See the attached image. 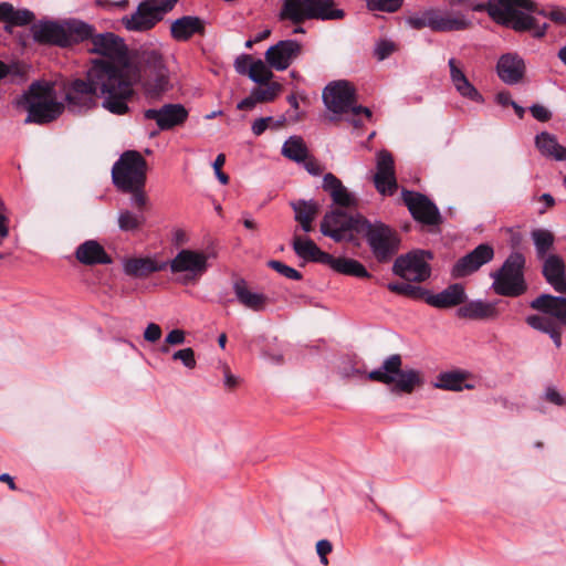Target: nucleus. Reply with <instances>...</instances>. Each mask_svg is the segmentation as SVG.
I'll use <instances>...</instances> for the list:
<instances>
[{
    "instance_id": "obj_54",
    "label": "nucleus",
    "mask_w": 566,
    "mask_h": 566,
    "mask_svg": "<svg viewBox=\"0 0 566 566\" xmlns=\"http://www.w3.org/2000/svg\"><path fill=\"white\" fill-rule=\"evenodd\" d=\"M533 117L539 122H547L551 119V112L542 105L534 104L530 107Z\"/></svg>"
},
{
    "instance_id": "obj_24",
    "label": "nucleus",
    "mask_w": 566,
    "mask_h": 566,
    "mask_svg": "<svg viewBox=\"0 0 566 566\" xmlns=\"http://www.w3.org/2000/svg\"><path fill=\"white\" fill-rule=\"evenodd\" d=\"M496 73L503 83L517 84L525 75V62L517 53L502 54L496 64Z\"/></svg>"
},
{
    "instance_id": "obj_42",
    "label": "nucleus",
    "mask_w": 566,
    "mask_h": 566,
    "mask_svg": "<svg viewBox=\"0 0 566 566\" xmlns=\"http://www.w3.org/2000/svg\"><path fill=\"white\" fill-rule=\"evenodd\" d=\"M292 209L295 213V221H302V220H314L319 206L315 200H304L300 199L296 201H292L291 203Z\"/></svg>"
},
{
    "instance_id": "obj_55",
    "label": "nucleus",
    "mask_w": 566,
    "mask_h": 566,
    "mask_svg": "<svg viewBox=\"0 0 566 566\" xmlns=\"http://www.w3.org/2000/svg\"><path fill=\"white\" fill-rule=\"evenodd\" d=\"M144 188L134 190H123L124 192H130L133 195L132 202L138 209H143L147 205V197L143 190Z\"/></svg>"
},
{
    "instance_id": "obj_17",
    "label": "nucleus",
    "mask_w": 566,
    "mask_h": 566,
    "mask_svg": "<svg viewBox=\"0 0 566 566\" xmlns=\"http://www.w3.org/2000/svg\"><path fill=\"white\" fill-rule=\"evenodd\" d=\"M92 42L90 52L103 55L106 59H95L94 61H104L119 65L129 60L128 48L124 40L112 32L94 34L88 38Z\"/></svg>"
},
{
    "instance_id": "obj_61",
    "label": "nucleus",
    "mask_w": 566,
    "mask_h": 566,
    "mask_svg": "<svg viewBox=\"0 0 566 566\" xmlns=\"http://www.w3.org/2000/svg\"><path fill=\"white\" fill-rule=\"evenodd\" d=\"M495 102L503 106V107H506V106H512V104L514 103V101L512 99V96L510 94V92L507 91H501L499 92L496 95H495Z\"/></svg>"
},
{
    "instance_id": "obj_1",
    "label": "nucleus",
    "mask_w": 566,
    "mask_h": 566,
    "mask_svg": "<svg viewBox=\"0 0 566 566\" xmlns=\"http://www.w3.org/2000/svg\"><path fill=\"white\" fill-rule=\"evenodd\" d=\"M118 72L112 63L92 61L86 78H76L66 87L67 108L73 113L87 112L96 106L97 97H101L103 108L109 113L127 114V96L130 88Z\"/></svg>"
},
{
    "instance_id": "obj_10",
    "label": "nucleus",
    "mask_w": 566,
    "mask_h": 566,
    "mask_svg": "<svg viewBox=\"0 0 566 566\" xmlns=\"http://www.w3.org/2000/svg\"><path fill=\"white\" fill-rule=\"evenodd\" d=\"M402 359L399 354L387 357L381 366L371 370L368 378L385 385H395L394 390L411 394L423 384L421 373L416 369H401Z\"/></svg>"
},
{
    "instance_id": "obj_46",
    "label": "nucleus",
    "mask_w": 566,
    "mask_h": 566,
    "mask_svg": "<svg viewBox=\"0 0 566 566\" xmlns=\"http://www.w3.org/2000/svg\"><path fill=\"white\" fill-rule=\"evenodd\" d=\"M263 85L264 86L254 87L251 91L253 98L259 103H268L274 101L282 90V85L276 82H268Z\"/></svg>"
},
{
    "instance_id": "obj_33",
    "label": "nucleus",
    "mask_w": 566,
    "mask_h": 566,
    "mask_svg": "<svg viewBox=\"0 0 566 566\" xmlns=\"http://www.w3.org/2000/svg\"><path fill=\"white\" fill-rule=\"evenodd\" d=\"M293 250L297 256L312 262H317L327 265L331 255L322 251L313 240L308 238L295 237L293 240Z\"/></svg>"
},
{
    "instance_id": "obj_26",
    "label": "nucleus",
    "mask_w": 566,
    "mask_h": 566,
    "mask_svg": "<svg viewBox=\"0 0 566 566\" xmlns=\"http://www.w3.org/2000/svg\"><path fill=\"white\" fill-rule=\"evenodd\" d=\"M542 274L558 293H566V265L562 256L549 254L543 259Z\"/></svg>"
},
{
    "instance_id": "obj_12",
    "label": "nucleus",
    "mask_w": 566,
    "mask_h": 566,
    "mask_svg": "<svg viewBox=\"0 0 566 566\" xmlns=\"http://www.w3.org/2000/svg\"><path fill=\"white\" fill-rule=\"evenodd\" d=\"M147 163L136 150H127L112 168V179L119 190L144 188L146 182Z\"/></svg>"
},
{
    "instance_id": "obj_63",
    "label": "nucleus",
    "mask_w": 566,
    "mask_h": 566,
    "mask_svg": "<svg viewBox=\"0 0 566 566\" xmlns=\"http://www.w3.org/2000/svg\"><path fill=\"white\" fill-rule=\"evenodd\" d=\"M259 102L253 98V94L250 93V95L242 101H240L237 105L238 109H252Z\"/></svg>"
},
{
    "instance_id": "obj_47",
    "label": "nucleus",
    "mask_w": 566,
    "mask_h": 566,
    "mask_svg": "<svg viewBox=\"0 0 566 566\" xmlns=\"http://www.w3.org/2000/svg\"><path fill=\"white\" fill-rule=\"evenodd\" d=\"M365 1L367 3V7L370 10H378V11L390 12V13L398 11L403 3V0H365Z\"/></svg>"
},
{
    "instance_id": "obj_31",
    "label": "nucleus",
    "mask_w": 566,
    "mask_h": 566,
    "mask_svg": "<svg viewBox=\"0 0 566 566\" xmlns=\"http://www.w3.org/2000/svg\"><path fill=\"white\" fill-rule=\"evenodd\" d=\"M168 266V262H157L156 260L146 258H129L123 262L125 274L134 277H146L154 272H159Z\"/></svg>"
},
{
    "instance_id": "obj_21",
    "label": "nucleus",
    "mask_w": 566,
    "mask_h": 566,
    "mask_svg": "<svg viewBox=\"0 0 566 566\" xmlns=\"http://www.w3.org/2000/svg\"><path fill=\"white\" fill-rule=\"evenodd\" d=\"M302 53V44L296 40H282L265 52V61L276 71L286 70Z\"/></svg>"
},
{
    "instance_id": "obj_9",
    "label": "nucleus",
    "mask_w": 566,
    "mask_h": 566,
    "mask_svg": "<svg viewBox=\"0 0 566 566\" xmlns=\"http://www.w3.org/2000/svg\"><path fill=\"white\" fill-rule=\"evenodd\" d=\"M525 256L521 252H512L502 266L490 276L493 279L492 290L495 294L506 297H517L527 291L524 277Z\"/></svg>"
},
{
    "instance_id": "obj_23",
    "label": "nucleus",
    "mask_w": 566,
    "mask_h": 566,
    "mask_svg": "<svg viewBox=\"0 0 566 566\" xmlns=\"http://www.w3.org/2000/svg\"><path fill=\"white\" fill-rule=\"evenodd\" d=\"M450 69V80L458 94L471 102L483 104L484 97L478 91V88L469 81L462 70V64L454 57H451L448 62Z\"/></svg>"
},
{
    "instance_id": "obj_57",
    "label": "nucleus",
    "mask_w": 566,
    "mask_h": 566,
    "mask_svg": "<svg viewBox=\"0 0 566 566\" xmlns=\"http://www.w3.org/2000/svg\"><path fill=\"white\" fill-rule=\"evenodd\" d=\"M251 63H252V57L248 54H242V55L238 56L234 62L235 71L239 74H248L249 66Z\"/></svg>"
},
{
    "instance_id": "obj_16",
    "label": "nucleus",
    "mask_w": 566,
    "mask_h": 566,
    "mask_svg": "<svg viewBox=\"0 0 566 566\" xmlns=\"http://www.w3.org/2000/svg\"><path fill=\"white\" fill-rule=\"evenodd\" d=\"M432 256L430 251L424 250L409 252L396 259L392 271L409 282H423L431 274L428 260H431Z\"/></svg>"
},
{
    "instance_id": "obj_11",
    "label": "nucleus",
    "mask_w": 566,
    "mask_h": 566,
    "mask_svg": "<svg viewBox=\"0 0 566 566\" xmlns=\"http://www.w3.org/2000/svg\"><path fill=\"white\" fill-rule=\"evenodd\" d=\"M349 210L335 208L326 212L321 221V232L335 242L353 241L355 234H360L367 218Z\"/></svg>"
},
{
    "instance_id": "obj_59",
    "label": "nucleus",
    "mask_w": 566,
    "mask_h": 566,
    "mask_svg": "<svg viewBox=\"0 0 566 566\" xmlns=\"http://www.w3.org/2000/svg\"><path fill=\"white\" fill-rule=\"evenodd\" d=\"M303 164L304 168L312 176H319L323 172L322 166L317 163V160L313 158L308 157L305 161H303Z\"/></svg>"
},
{
    "instance_id": "obj_51",
    "label": "nucleus",
    "mask_w": 566,
    "mask_h": 566,
    "mask_svg": "<svg viewBox=\"0 0 566 566\" xmlns=\"http://www.w3.org/2000/svg\"><path fill=\"white\" fill-rule=\"evenodd\" d=\"M224 163H226L224 154H219L212 165L216 176L222 185H227L229 182V176L221 170V167L224 165Z\"/></svg>"
},
{
    "instance_id": "obj_13",
    "label": "nucleus",
    "mask_w": 566,
    "mask_h": 566,
    "mask_svg": "<svg viewBox=\"0 0 566 566\" xmlns=\"http://www.w3.org/2000/svg\"><path fill=\"white\" fill-rule=\"evenodd\" d=\"M360 234L378 262H388L399 250L400 239L398 233L381 221L370 222L366 220Z\"/></svg>"
},
{
    "instance_id": "obj_36",
    "label": "nucleus",
    "mask_w": 566,
    "mask_h": 566,
    "mask_svg": "<svg viewBox=\"0 0 566 566\" xmlns=\"http://www.w3.org/2000/svg\"><path fill=\"white\" fill-rule=\"evenodd\" d=\"M327 265L334 271L345 275H352L360 279L370 276L366 268L359 261L354 259L335 258L331 255V260Z\"/></svg>"
},
{
    "instance_id": "obj_29",
    "label": "nucleus",
    "mask_w": 566,
    "mask_h": 566,
    "mask_svg": "<svg viewBox=\"0 0 566 566\" xmlns=\"http://www.w3.org/2000/svg\"><path fill=\"white\" fill-rule=\"evenodd\" d=\"M76 260L84 265L111 264L112 258L96 240H86L75 250Z\"/></svg>"
},
{
    "instance_id": "obj_38",
    "label": "nucleus",
    "mask_w": 566,
    "mask_h": 566,
    "mask_svg": "<svg viewBox=\"0 0 566 566\" xmlns=\"http://www.w3.org/2000/svg\"><path fill=\"white\" fill-rule=\"evenodd\" d=\"M526 323L532 328L548 334L557 348L562 346L560 328L552 318L541 315H530L526 317Z\"/></svg>"
},
{
    "instance_id": "obj_53",
    "label": "nucleus",
    "mask_w": 566,
    "mask_h": 566,
    "mask_svg": "<svg viewBox=\"0 0 566 566\" xmlns=\"http://www.w3.org/2000/svg\"><path fill=\"white\" fill-rule=\"evenodd\" d=\"M273 122L274 119L271 116L255 119L252 124V133L255 136L262 135Z\"/></svg>"
},
{
    "instance_id": "obj_50",
    "label": "nucleus",
    "mask_w": 566,
    "mask_h": 566,
    "mask_svg": "<svg viewBox=\"0 0 566 566\" xmlns=\"http://www.w3.org/2000/svg\"><path fill=\"white\" fill-rule=\"evenodd\" d=\"M396 50L397 46L392 41L381 40L377 42L374 53L379 61H384L385 59L390 56Z\"/></svg>"
},
{
    "instance_id": "obj_20",
    "label": "nucleus",
    "mask_w": 566,
    "mask_h": 566,
    "mask_svg": "<svg viewBox=\"0 0 566 566\" xmlns=\"http://www.w3.org/2000/svg\"><path fill=\"white\" fill-rule=\"evenodd\" d=\"M377 171L374 175V185L377 191L382 196H392L397 188L395 174V163L391 154L387 150H380L377 154Z\"/></svg>"
},
{
    "instance_id": "obj_37",
    "label": "nucleus",
    "mask_w": 566,
    "mask_h": 566,
    "mask_svg": "<svg viewBox=\"0 0 566 566\" xmlns=\"http://www.w3.org/2000/svg\"><path fill=\"white\" fill-rule=\"evenodd\" d=\"M34 20V13L28 9L17 10L9 2H0V21L11 25L23 27Z\"/></svg>"
},
{
    "instance_id": "obj_18",
    "label": "nucleus",
    "mask_w": 566,
    "mask_h": 566,
    "mask_svg": "<svg viewBox=\"0 0 566 566\" xmlns=\"http://www.w3.org/2000/svg\"><path fill=\"white\" fill-rule=\"evenodd\" d=\"M401 198L416 221L427 226H437L441 222L439 209L427 196L402 189Z\"/></svg>"
},
{
    "instance_id": "obj_27",
    "label": "nucleus",
    "mask_w": 566,
    "mask_h": 566,
    "mask_svg": "<svg viewBox=\"0 0 566 566\" xmlns=\"http://www.w3.org/2000/svg\"><path fill=\"white\" fill-rule=\"evenodd\" d=\"M530 306L541 313L556 318L566 326V297L552 294H541L534 298Z\"/></svg>"
},
{
    "instance_id": "obj_4",
    "label": "nucleus",
    "mask_w": 566,
    "mask_h": 566,
    "mask_svg": "<svg viewBox=\"0 0 566 566\" xmlns=\"http://www.w3.org/2000/svg\"><path fill=\"white\" fill-rule=\"evenodd\" d=\"M323 102L332 113L329 120H337L340 115H347V120L354 126L361 125L358 117L364 115L371 117V111L367 107L356 105L355 88L347 81L329 83L323 91Z\"/></svg>"
},
{
    "instance_id": "obj_52",
    "label": "nucleus",
    "mask_w": 566,
    "mask_h": 566,
    "mask_svg": "<svg viewBox=\"0 0 566 566\" xmlns=\"http://www.w3.org/2000/svg\"><path fill=\"white\" fill-rule=\"evenodd\" d=\"M161 328L156 323H149L144 332V339L149 343H156L161 337Z\"/></svg>"
},
{
    "instance_id": "obj_56",
    "label": "nucleus",
    "mask_w": 566,
    "mask_h": 566,
    "mask_svg": "<svg viewBox=\"0 0 566 566\" xmlns=\"http://www.w3.org/2000/svg\"><path fill=\"white\" fill-rule=\"evenodd\" d=\"M186 336L182 329L176 328L168 333L165 338L167 345H181L185 343Z\"/></svg>"
},
{
    "instance_id": "obj_22",
    "label": "nucleus",
    "mask_w": 566,
    "mask_h": 566,
    "mask_svg": "<svg viewBox=\"0 0 566 566\" xmlns=\"http://www.w3.org/2000/svg\"><path fill=\"white\" fill-rule=\"evenodd\" d=\"M144 117L155 120L160 130H169L187 120L188 111L181 104H165L160 108L146 109Z\"/></svg>"
},
{
    "instance_id": "obj_19",
    "label": "nucleus",
    "mask_w": 566,
    "mask_h": 566,
    "mask_svg": "<svg viewBox=\"0 0 566 566\" xmlns=\"http://www.w3.org/2000/svg\"><path fill=\"white\" fill-rule=\"evenodd\" d=\"M494 258V249L488 244H479L471 252L460 258L452 266L451 275L454 279L465 277L476 272L482 265Z\"/></svg>"
},
{
    "instance_id": "obj_25",
    "label": "nucleus",
    "mask_w": 566,
    "mask_h": 566,
    "mask_svg": "<svg viewBox=\"0 0 566 566\" xmlns=\"http://www.w3.org/2000/svg\"><path fill=\"white\" fill-rule=\"evenodd\" d=\"M322 188L331 196L333 203L337 206V208H357L358 199L354 193L349 192L340 179H338L332 172L324 175Z\"/></svg>"
},
{
    "instance_id": "obj_60",
    "label": "nucleus",
    "mask_w": 566,
    "mask_h": 566,
    "mask_svg": "<svg viewBox=\"0 0 566 566\" xmlns=\"http://www.w3.org/2000/svg\"><path fill=\"white\" fill-rule=\"evenodd\" d=\"M548 19L558 24L566 23V10L560 8H553L548 12Z\"/></svg>"
},
{
    "instance_id": "obj_49",
    "label": "nucleus",
    "mask_w": 566,
    "mask_h": 566,
    "mask_svg": "<svg viewBox=\"0 0 566 566\" xmlns=\"http://www.w3.org/2000/svg\"><path fill=\"white\" fill-rule=\"evenodd\" d=\"M174 360H180L182 365L189 369H193L197 365L195 352L192 348L187 347L179 349L172 354Z\"/></svg>"
},
{
    "instance_id": "obj_45",
    "label": "nucleus",
    "mask_w": 566,
    "mask_h": 566,
    "mask_svg": "<svg viewBox=\"0 0 566 566\" xmlns=\"http://www.w3.org/2000/svg\"><path fill=\"white\" fill-rule=\"evenodd\" d=\"M248 76L256 84H266L271 82L273 72L266 66L262 60L252 61L249 66Z\"/></svg>"
},
{
    "instance_id": "obj_6",
    "label": "nucleus",
    "mask_w": 566,
    "mask_h": 566,
    "mask_svg": "<svg viewBox=\"0 0 566 566\" xmlns=\"http://www.w3.org/2000/svg\"><path fill=\"white\" fill-rule=\"evenodd\" d=\"M405 23L413 30L429 28L433 32L441 33L464 31L472 25L471 20L461 11L433 7L409 13L405 18Z\"/></svg>"
},
{
    "instance_id": "obj_41",
    "label": "nucleus",
    "mask_w": 566,
    "mask_h": 566,
    "mask_svg": "<svg viewBox=\"0 0 566 566\" xmlns=\"http://www.w3.org/2000/svg\"><path fill=\"white\" fill-rule=\"evenodd\" d=\"M467 375L461 371H447L438 376L434 384L437 388L452 391H461L463 388H472V386L464 384Z\"/></svg>"
},
{
    "instance_id": "obj_48",
    "label": "nucleus",
    "mask_w": 566,
    "mask_h": 566,
    "mask_svg": "<svg viewBox=\"0 0 566 566\" xmlns=\"http://www.w3.org/2000/svg\"><path fill=\"white\" fill-rule=\"evenodd\" d=\"M268 265L286 279L298 281L303 277L301 272L281 261L270 260Z\"/></svg>"
},
{
    "instance_id": "obj_28",
    "label": "nucleus",
    "mask_w": 566,
    "mask_h": 566,
    "mask_svg": "<svg viewBox=\"0 0 566 566\" xmlns=\"http://www.w3.org/2000/svg\"><path fill=\"white\" fill-rule=\"evenodd\" d=\"M206 21L196 15H184L170 25L171 36L177 41H188L195 34L203 35Z\"/></svg>"
},
{
    "instance_id": "obj_34",
    "label": "nucleus",
    "mask_w": 566,
    "mask_h": 566,
    "mask_svg": "<svg viewBox=\"0 0 566 566\" xmlns=\"http://www.w3.org/2000/svg\"><path fill=\"white\" fill-rule=\"evenodd\" d=\"M457 315L462 318L488 319L496 317L497 310L494 303L476 300L460 306Z\"/></svg>"
},
{
    "instance_id": "obj_40",
    "label": "nucleus",
    "mask_w": 566,
    "mask_h": 566,
    "mask_svg": "<svg viewBox=\"0 0 566 566\" xmlns=\"http://www.w3.org/2000/svg\"><path fill=\"white\" fill-rule=\"evenodd\" d=\"M531 238L535 247L537 259L543 260L547 258L549 255L548 252L554 247V234L547 229H535L531 232Z\"/></svg>"
},
{
    "instance_id": "obj_35",
    "label": "nucleus",
    "mask_w": 566,
    "mask_h": 566,
    "mask_svg": "<svg viewBox=\"0 0 566 566\" xmlns=\"http://www.w3.org/2000/svg\"><path fill=\"white\" fill-rule=\"evenodd\" d=\"M535 145L543 156L553 158L557 161L566 160V147L562 146L554 135L547 132L536 135Z\"/></svg>"
},
{
    "instance_id": "obj_8",
    "label": "nucleus",
    "mask_w": 566,
    "mask_h": 566,
    "mask_svg": "<svg viewBox=\"0 0 566 566\" xmlns=\"http://www.w3.org/2000/svg\"><path fill=\"white\" fill-rule=\"evenodd\" d=\"M333 0H283L279 19L301 24L306 20H339L345 12Z\"/></svg>"
},
{
    "instance_id": "obj_30",
    "label": "nucleus",
    "mask_w": 566,
    "mask_h": 566,
    "mask_svg": "<svg viewBox=\"0 0 566 566\" xmlns=\"http://www.w3.org/2000/svg\"><path fill=\"white\" fill-rule=\"evenodd\" d=\"M467 300L464 287L460 283L449 285L437 294H427L426 303L437 308H450L463 304Z\"/></svg>"
},
{
    "instance_id": "obj_5",
    "label": "nucleus",
    "mask_w": 566,
    "mask_h": 566,
    "mask_svg": "<svg viewBox=\"0 0 566 566\" xmlns=\"http://www.w3.org/2000/svg\"><path fill=\"white\" fill-rule=\"evenodd\" d=\"M28 111L25 123L46 124L56 119L64 105L52 96V87L46 83L34 82L17 101Z\"/></svg>"
},
{
    "instance_id": "obj_62",
    "label": "nucleus",
    "mask_w": 566,
    "mask_h": 566,
    "mask_svg": "<svg viewBox=\"0 0 566 566\" xmlns=\"http://www.w3.org/2000/svg\"><path fill=\"white\" fill-rule=\"evenodd\" d=\"M332 544L327 539H321L316 544V552L318 556H325L332 552Z\"/></svg>"
},
{
    "instance_id": "obj_3",
    "label": "nucleus",
    "mask_w": 566,
    "mask_h": 566,
    "mask_svg": "<svg viewBox=\"0 0 566 566\" xmlns=\"http://www.w3.org/2000/svg\"><path fill=\"white\" fill-rule=\"evenodd\" d=\"M93 25L77 19L63 21L40 20L31 25L34 42L43 45L70 48L92 35Z\"/></svg>"
},
{
    "instance_id": "obj_15",
    "label": "nucleus",
    "mask_w": 566,
    "mask_h": 566,
    "mask_svg": "<svg viewBox=\"0 0 566 566\" xmlns=\"http://www.w3.org/2000/svg\"><path fill=\"white\" fill-rule=\"evenodd\" d=\"M171 273L180 274L177 281L182 285L197 283L207 272L208 255L200 251L182 249L168 263Z\"/></svg>"
},
{
    "instance_id": "obj_32",
    "label": "nucleus",
    "mask_w": 566,
    "mask_h": 566,
    "mask_svg": "<svg viewBox=\"0 0 566 566\" xmlns=\"http://www.w3.org/2000/svg\"><path fill=\"white\" fill-rule=\"evenodd\" d=\"M233 292L237 300L241 305L255 312L263 311L269 302L266 295L262 293L251 292L248 287V283L243 279L234 280L232 284Z\"/></svg>"
},
{
    "instance_id": "obj_64",
    "label": "nucleus",
    "mask_w": 566,
    "mask_h": 566,
    "mask_svg": "<svg viewBox=\"0 0 566 566\" xmlns=\"http://www.w3.org/2000/svg\"><path fill=\"white\" fill-rule=\"evenodd\" d=\"M238 384L239 379L227 368L224 371V386L229 389H233Z\"/></svg>"
},
{
    "instance_id": "obj_58",
    "label": "nucleus",
    "mask_w": 566,
    "mask_h": 566,
    "mask_svg": "<svg viewBox=\"0 0 566 566\" xmlns=\"http://www.w3.org/2000/svg\"><path fill=\"white\" fill-rule=\"evenodd\" d=\"M545 399L556 406H564V397L554 387H547L545 390Z\"/></svg>"
},
{
    "instance_id": "obj_14",
    "label": "nucleus",
    "mask_w": 566,
    "mask_h": 566,
    "mask_svg": "<svg viewBox=\"0 0 566 566\" xmlns=\"http://www.w3.org/2000/svg\"><path fill=\"white\" fill-rule=\"evenodd\" d=\"M178 0H144L130 15L122 18V24L128 31L145 32L153 29L164 14L171 11Z\"/></svg>"
},
{
    "instance_id": "obj_7",
    "label": "nucleus",
    "mask_w": 566,
    "mask_h": 566,
    "mask_svg": "<svg viewBox=\"0 0 566 566\" xmlns=\"http://www.w3.org/2000/svg\"><path fill=\"white\" fill-rule=\"evenodd\" d=\"M451 8L467 7L474 12L486 11L490 18L499 24L510 27L513 30L528 28L530 20L522 15H515L516 6H531L527 0H489L488 2H475L474 0H448Z\"/></svg>"
},
{
    "instance_id": "obj_43",
    "label": "nucleus",
    "mask_w": 566,
    "mask_h": 566,
    "mask_svg": "<svg viewBox=\"0 0 566 566\" xmlns=\"http://www.w3.org/2000/svg\"><path fill=\"white\" fill-rule=\"evenodd\" d=\"M388 290L394 293L411 297L413 300L423 298L426 301V296L428 294L427 290L413 285L409 282H391L388 284Z\"/></svg>"
},
{
    "instance_id": "obj_2",
    "label": "nucleus",
    "mask_w": 566,
    "mask_h": 566,
    "mask_svg": "<svg viewBox=\"0 0 566 566\" xmlns=\"http://www.w3.org/2000/svg\"><path fill=\"white\" fill-rule=\"evenodd\" d=\"M120 76L128 84L130 92L127 96V104L135 95L134 85L139 83L149 97H158L167 92L170 85L169 70L161 53L155 49H144L136 53L134 59L119 65L113 64Z\"/></svg>"
},
{
    "instance_id": "obj_44",
    "label": "nucleus",
    "mask_w": 566,
    "mask_h": 566,
    "mask_svg": "<svg viewBox=\"0 0 566 566\" xmlns=\"http://www.w3.org/2000/svg\"><path fill=\"white\" fill-rule=\"evenodd\" d=\"M146 219L143 213H134L129 210H123L118 213V228L122 231L138 230Z\"/></svg>"
},
{
    "instance_id": "obj_39",
    "label": "nucleus",
    "mask_w": 566,
    "mask_h": 566,
    "mask_svg": "<svg viewBox=\"0 0 566 566\" xmlns=\"http://www.w3.org/2000/svg\"><path fill=\"white\" fill-rule=\"evenodd\" d=\"M282 155L297 164L308 158V150L300 136H291L282 147Z\"/></svg>"
}]
</instances>
